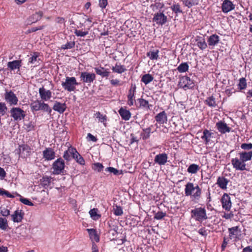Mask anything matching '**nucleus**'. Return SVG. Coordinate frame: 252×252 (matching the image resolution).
Listing matches in <instances>:
<instances>
[{"mask_svg": "<svg viewBox=\"0 0 252 252\" xmlns=\"http://www.w3.org/2000/svg\"><path fill=\"white\" fill-rule=\"evenodd\" d=\"M185 193L186 196H190L192 197L193 200L198 202L201 195V189L197 184L188 182L185 185Z\"/></svg>", "mask_w": 252, "mask_h": 252, "instance_id": "1", "label": "nucleus"}, {"mask_svg": "<svg viewBox=\"0 0 252 252\" xmlns=\"http://www.w3.org/2000/svg\"><path fill=\"white\" fill-rule=\"evenodd\" d=\"M23 216L24 213L22 212V210H17L11 215V217L14 222H19L22 221Z\"/></svg>", "mask_w": 252, "mask_h": 252, "instance_id": "27", "label": "nucleus"}, {"mask_svg": "<svg viewBox=\"0 0 252 252\" xmlns=\"http://www.w3.org/2000/svg\"><path fill=\"white\" fill-rule=\"evenodd\" d=\"M7 107L5 103L0 102V115L3 116L6 114Z\"/></svg>", "mask_w": 252, "mask_h": 252, "instance_id": "51", "label": "nucleus"}, {"mask_svg": "<svg viewBox=\"0 0 252 252\" xmlns=\"http://www.w3.org/2000/svg\"><path fill=\"white\" fill-rule=\"evenodd\" d=\"M94 117L97 118L99 122L103 123L104 126H106L105 122L107 121L106 115L101 114L99 112H97L94 114Z\"/></svg>", "mask_w": 252, "mask_h": 252, "instance_id": "41", "label": "nucleus"}, {"mask_svg": "<svg viewBox=\"0 0 252 252\" xmlns=\"http://www.w3.org/2000/svg\"><path fill=\"white\" fill-rule=\"evenodd\" d=\"M79 83L77 82L74 77H65V81L62 82V86L63 88L69 92L74 91L76 86L78 85Z\"/></svg>", "mask_w": 252, "mask_h": 252, "instance_id": "4", "label": "nucleus"}, {"mask_svg": "<svg viewBox=\"0 0 252 252\" xmlns=\"http://www.w3.org/2000/svg\"><path fill=\"white\" fill-rule=\"evenodd\" d=\"M216 126L219 131L222 134L229 132L231 130L230 127L228 126L225 123L221 121L217 123Z\"/></svg>", "mask_w": 252, "mask_h": 252, "instance_id": "17", "label": "nucleus"}, {"mask_svg": "<svg viewBox=\"0 0 252 252\" xmlns=\"http://www.w3.org/2000/svg\"><path fill=\"white\" fill-rule=\"evenodd\" d=\"M20 201L23 204L30 206H33V204L28 199L21 197L20 199Z\"/></svg>", "mask_w": 252, "mask_h": 252, "instance_id": "54", "label": "nucleus"}, {"mask_svg": "<svg viewBox=\"0 0 252 252\" xmlns=\"http://www.w3.org/2000/svg\"><path fill=\"white\" fill-rule=\"evenodd\" d=\"M8 227L7 221L5 218H0V229L5 230Z\"/></svg>", "mask_w": 252, "mask_h": 252, "instance_id": "47", "label": "nucleus"}, {"mask_svg": "<svg viewBox=\"0 0 252 252\" xmlns=\"http://www.w3.org/2000/svg\"><path fill=\"white\" fill-rule=\"evenodd\" d=\"M136 87L135 84H132L130 86V88L128 91V94L127 95V104L129 106H132L134 104L135 101V93L136 92Z\"/></svg>", "mask_w": 252, "mask_h": 252, "instance_id": "14", "label": "nucleus"}, {"mask_svg": "<svg viewBox=\"0 0 252 252\" xmlns=\"http://www.w3.org/2000/svg\"><path fill=\"white\" fill-rule=\"evenodd\" d=\"M0 214L4 217H7L10 215V211L4 207H1Z\"/></svg>", "mask_w": 252, "mask_h": 252, "instance_id": "57", "label": "nucleus"}, {"mask_svg": "<svg viewBox=\"0 0 252 252\" xmlns=\"http://www.w3.org/2000/svg\"><path fill=\"white\" fill-rule=\"evenodd\" d=\"M18 153L21 158H26L30 156L31 148L27 145H19Z\"/></svg>", "mask_w": 252, "mask_h": 252, "instance_id": "12", "label": "nucleus"}, {"mask_svg": "<svg viewBox=\"0 0 252 252\" xmlns=\"http://www.w3.org/2000/svg\"><path fill=\"white\" fill-rule=\"evenodd\" d=\"M10 116L12 117L15 121H20L23 119L26 116L24 110L19 107H13L10 111Z\"/></svg>", "mask_w": 252, "mask_h": 252, "instance_id": "6", "label": "nucleus"}, {"mask_svg": "<svg viewBox=\"0 0 252 252\" xmlns=\"http://www.w3.org/2000/svg\"><path fill=\"white\" fill-rule=\"evenodd\" d=\"M239 82L238 85V89H239L240 90L245 89L247 86V83L245 78H241L239 79Z\"/></svg>", "mask_w": 252, "mask_h": 252, "instance_id": "44", "label": "nucleus"}, {"mask_svg": "<svg viewBox=\"0 0 252 252\" xmlns=\"http://www.w3.org/2000/svg\"><path fill=\"white\" fill-rule=\"evenodd\" d=\"M229 180L223 176L219 177L217 179V184L222 189H226Z\"/></svg>", "mask_w": 252, "mask_h": 252, "instance_id": "23", "label": "nucleus"}, {"mask_svg": "<svg viewBox=\"0 0 252 252\" xmlns=\"http://www.w3.org/2000/svg\"><path fill=\"white\" fill-rule=\"evenodd\" d=\"M235 8V5L230 0H224L221 5L222 11L227 13Z\"/></svg>", "mask_w": 252, "mask_h": 252, "instance_id": "15", "label": "nucleus"}, {"mask_svg": "<svg viewBox=\"0 0 252 252\" xmlns=\"http://www.w3.org/2000/svg\"><path fill=\"white\" fill-rule=\"evenodd\" d=\"M75 45V41L67 42L65 44L63 45L61 48L63 49H70L74 47Z\"/></svg>", "mask_w": 252, "mask_h": 252, "instance_id": "49", "label": "nucleus"}, {"mask_svg": "<svg viewBox=\"0 0 252 252\" xmlns=\"http://www.w3.org/2000/svg\"><path fill=\"white\" fill-rule=\"evenodd\" d=\"M189 69V65L187 63H181L177 67V70L179 72H185Z\"/></svg>", "mask_w": 252, "mask_h": 252, "instance_id": "45", "label": "nucleus"}, {"mask_svg": "<svg viewBox=\"0 0 252 252\" xmlns=\"http://www.w3.org/2000/svg\"><path fill=\"white\" fill-rule=\"evenodd\" d=\"M155 120L160 125L166 123L167 121V117L165 111H163L158 114L155 117Z\"/></svg>", "mask_w": 252, "mask_h": 252, "instance_id": "24", "label": "nucleus"}, {"mask_svg": "<svg viewBox=\"0 0 252 252\" xmlns=\"http://www.w3.org/2000/svg\"><path fill=\"white\" fill-rule=\"evenodd\" d=\"M93 168L94 170H97L98 172H101L103 168V166L101 163H95L94 164Z\"/></svg>", "mask_w": 252, "mask_h": 252, "instance_id": "59", "label": "nucleus"}, {"mask_svg": "<svg viewBox=\"0 0 252 252\" xmlns=\"http://www.w3.org/2000/svg\"><path fill=\"white\" fill-rule=\"evenodd\" d=\"M64 168V161L62 159V158H58L57 160L53 164L52 173L55 175L60 174L63 172Z\"/></svg>", "mask_w": 252, "mask_h": 252, "instance_id": "8", "label": "nucleus"}, {"mask_svg": "<svg viewBox=\"0 0 252 252\" xmlns=\"http://www.w3.org/2000/svg\"><path fill=\"white\" fill-rule=\"evenodd\" d=\"M178 86L186 91L188 89H193L194 83L193 81L191 80L189 77L184 76L180 79Z\"/></svg>", "mask_w": 252, "mask_h": 252, "instance_id": "5", "label": "nucleus"}, {"mask_svg": "<svg viewBox=\"0 0 252 252\" xmlns=\"http://www.w3.org/2000/svg\"><path fill=\"white\" fill-rule=\"evenodd\" d=\"M43 16V12L41 11L36 12L30 16L27 20V24L31 25L32 23H36L40 20Z\"/></svg>", "mask_w": 252, "mask_h": 252, "instance_id": "16", "label": "nucleus"}, {"mask_svg": "<svg viewBox=\"0 0 252 252\" xmlns=\"http://www.w3.org/2000/svg\"><path fill=\"white\" fill-rule=\"evenodd\" d=\"M74 33L78 36L84 37L88 33V32H83L81 30H76L74 32Z\"/></svg>", "mask_w": 252, "mask_h": 252, "instance_id": "58", "label": "nucleus"}, {"mask_svg": "<svg viewBox=\"0 0 252 252\" xmlns=\"http://www.w3.org/2000/svg\"><path fill=\"white\" fill-rule=\"evenodd\" d=\"M94 69L96 74L100 75L102 78H107L110 73L108 69H106L101 66L95 67Z\"/></svg>", "mask_w": 252, "mask_h": 252, "instance_id": "22", "label": "nucleus"}, {"mask_svg": "<svg viewBox=\"0 0 252 252\" xmlns=\"http://www.w3.org/2000/svg\"><path fill=\"white\" fill-rule=\"evenodd\" d=\"M21 63V60H15L12 62H9L7 63V67L11 70L19 69L22 65Z\"/></svg>", "mask_w": 252, "mask_h": 252, "instance_id": "28", "label": "nucleus"}, {"mask_svg": "<svg viewBox=\"0 0 252 252\" xmlns=\"http://www.w3.org/2000/svg\"><path fill=\"white\" fill-rule=\"evenodd\" d=\"M153 21L158 25L162 26L167 22V17L163 12L159 11L154 14Z\"/></svg>", "mask_w": 252, "mask_h": 252, "instance_id": "11", "label": "nucleus"}, {"mask_svg": "<svg viewBox=\"0 0 252 252\" xmlns=\"http://www.w3.org/2000/svg\"><path fill=\"white\" fill-rule=\"evenodd\" d=\"M97 212L98 209L96 208H93L89 211L90 216L94 220H97L101 217L100 215L97 214Z\"/></svg>", "mask_w": 252, "mask_h": 252, "instance_id": "38", "label": "nucleus"}, {"mask_svg": "<svg viewBox=\"0 0 252 252\" xmlns=\"http://www.w3.org/2000/svg\"><path fill=\"white\" fill-rule=\"evenodd\" d=\"M137 101L139 102L140 105L144 107H147L149 103L147 100L143 98H138L137 99Z\"/></svg>", "mask_w": 252, "mask_h": 252, "instance_id": "60", "label": "nucleus"}, {"mask_svg": "<svg viewBox=\"0 0 252 252\" xmlns=\"http://www.w3.org/2000/svg\"><path fill=\"white\" fill-rule=\"evenodd\" d=\"M167 158H155V163H153V165L155 163H158L159 165H164L167 162Z\"/></svg>", "mask_w": 252, "mask_h": 252, "instance_id": "56", "label": "nucleus"}, {"mask_svg": "<svg viewBox=\"0 0 252 252\" xmlns=\"http://www.w3.org/2000/svg\"><path fill=\"white\" fill-rule=\"evenodd\" d=\"M87 231L89 233L91 239L95 241L96 242L99 241V237L97 235L96 230L93 228L87 229Z\"/></svg>", "mask_w": 252, "mask_h": 252, "instance_id": "33", "label": "nucleus"}, {"mask_svg": "<svg viewBox=\"0 0 252 252\" xmlns=\"http://www.w3.org/2000/svg\"><path fill=\"white\" fill-rule=\"evenodd\" d=\"M196 42L197 46L202 50L205 49L207 47V44L205 39L202 37L197 36L196 39Z\"/></svg>", "mask_w": 252, "mask_h": 252, "instance_id": "32", "label": "nucleus"}, {"mask_svg": "<svg viewBox=\"0 0 252 252\" xmlns=\"http://www.w3.org/2000/svg\"><path fill=\"white\" fill-rule=\"evenodd\" d=\"M112 70L114 72L121 74L126 71V68L124 65L116 63L115 66L112 67Z\"/></svg>", "mask_w": 252, "mask_h": 252, "instance_id": "35", "label": "nucleus"}, {"mask_svg": "<svg viewBox=\"0 0 252 252\" xmlns=\"http://www.w3.org/2000/svg\"><path fill=\"white\" fill-rule=\"evenodd\" d=\"M44 28V26H41L38 27H33V28H31V29H29L27 32H28V33L35 32L38 30H42V29H43Z\"/></svg>", "mask_w": 252, "mask_h": 252, "instance_id": "62", "label": "nucleus"}, {"mask_svg": "<svg viewBox=\"0 0 252 252\" xmlns=\"http://www.w3.org/2000/svg\"><path fill=\"white\" fill-rule=\"evenodd\" d=\"M198 232L200 235L204 237H206L208 235L207 231L205 229V227L199 229Z\"/></svg>", "mask_w": 252, "mask_h": 252, "instance_id": "64", "label": "nucleus"}, {"mask_svg": "<svg viewBox=\"0 0 252 252\" xmlns=\"http://www.w3.org/2000/svg\"><path fill=\"white\" fill-rule=\"evenodd\" d=\"M52 178L51 177H43L41 180V184L45 188L49 186Z\"/></svg>", "mask_w": 252, "mask_h": 252, "instance_id": "37", "label": "nucleus"}, {"mask_svg": "<svg viewBox=\"0 0 252 252\" xmlns=\"http://www.w3.org/2000/svg\"><path fill=\"white\" fill-rule=\"evenodd\" d=\"M171 9L177 15L178 13H182V10L181 9L180 4H173L171 6Z\"/></svg>", "mask_w": 252, "mask_h": 252, "instance_id": "46", "label": "nucleus"}, {"mask_svg": "<svg viewBox=\"0 0 252 252\" xmlns=\"http://www.w3.org/2000/svg\"><path fill=\"white\" fill-rule=\"evenodd\" d=\"M108 224L109 226V233L111 234L113 236H115L118 233V226L116 223L114 224L113 221H108Z\"/></svg>", "mask_w": 252, "mask_h": 252, "instance_id": "29", "label": "nucleus"}, {"mask_svg": "<svg viewBox=\"0 0 252 252\" xmlns=\"http://www.w3.org/2000/svg\"><path fill=\"white\" fill-rule=\"evenodd\" d=\"M252 151L248 152H243L241 154L240 158H252Z\"/></svg>", "mask_w": 252, "mask_h": 252, "instance_id": "63", "label": "nucleus"}, {"mask_svg": "<svg viewBox=\"0 0 252 252\" xmlns=\"http://www.w3.org/2000/svg\"><path fill=\"white\" fill-rule=\"evenodd\" d=\"M119 113L122 118L125 121L129 120L131 117L130 112L123 108L120 109Z\"/></svg>", "mask_w": 252, "mask_h": 252, "instance_id": "31", "label": "nucleus"}, {"mask_svg": "<svg viewBox=\"0 0 252 252\" xmlns=\"http://www.w3.org/2000/svg\"><path fill=\"white\" fill-rule=\"evenodd\" d=\"M205 103L211 107H215L217 106L215 98L213 96L208 97L205 100Z\"/></svg>", "mask_w": 252, "mask_h": 252, "instance_id": "42", "label": "nucleus"}, {"mask_svg": "<svg viewBox=\"0 0 252 252\" xmlns=\"http://www.w3.org/2000/svg\"><path fill=\"white\" fill-rule=\"evenodd\" d=\"M214 133L211 132V131L205 129L203 131V135L201 138L205 141V144L207 145L211 140V139L214 137Z\"/></svg>", "mask_w": 252, "mask_h": 252, "instance_id": "21", "label": "nucleus"}, {"mask_svg": "<svg viewBox=\"0 0 252 252\" xmlns=\"http://www.w3.org/2000/svg\"><path fill=\"white\" fill-rule=\"evenodd\" d=\"M228 231L229 232V236L230 239H236L238 238L239 233L240 232L241 230L239 228V226H237L228 228Z\"/></svg>", "mask_w": 252, "mask_h": 252, "instance_id": "25", "label": "nucleus"}, {"mask_svg": "<svg viewBox=\"0 0 252 252\" xmlns=\"http://www.w3.org/2000/svg\"><path fill=\"white\" fill-rule=\"evenodd\" d=\"M78 156H80V155L76 149L70 147L64 152L63 158H78Z\"/></svg>", "mask_w": 252, "mask_h": 252, "instance_id": "19", "label": "nucleus"}, {"mask_svg": "<svg viewBox=\"0 0 252 252\" xmlns=\"http://www.w3.org/2000/svg\"><path fill=\"white\" fill-rule=\"evenodd\" d=\"M166 216V213L165 212H158L155 214L154 219L158 220H161Z\"/></svg>", "mask_w": 252, "mask_h": 252, "instance_id": "53", "label": "nucleus"}, {"mask_svg": "<svg viewBox=\"0 0 252 252\" xmlns=\"http://www.w3.org/2000/svg\"><path fill=\"white\" fill-rule=\"evenodd\" d=\"M154 79V77L150 74H146L143 75L141 78V81L145 85H147L152 82Z\"/></svg>", "mask_w": 252, "mask_h": 252, "instance_id": "39", "label": "nucleus"}, {"mask_svg": "<svg viewBox=\"0 0 252 252\" xmlns=\"http://www.w3.org/2000/svg\"><path fill=\"white\" fill-rule=\"evenodd\" d=\"M251 158H232L231 161L233 167L237 170H244L246 169V161L251 160Z\"/></svg>", "mask_w": 252, "mask_h": 252, "instance_id": "10", "label": "nucleus"}, {"mask_svg": "<svg viewBox=\"0 0 252 252\" xmlns=\"http://www.w3.org/2000/svg\"><path fill=\"white\" fill-rule=\"evenodd\" d=\"M191 217L196 221L202 222L204 220L207 219L206 211L204 208H195L191 210Z\"/></svg>", "mask_w": 252, "mask_h": 252, "instance_id": "3", "label": "nucleus"}, {"mask_svg": "<svg viewBox=\"0 0 252 252\" xmlns=\"http://www.w3.org/2000/svg\"><path fill=\"white\" fill-rule=\"evenodd\" d=\"M39 94L40 98L43 100H48L52 97V92L50 90H46L43 87L39 89Z\"/></svg>", "mask_w": 252, "mask_h": 252, "instance_id": "18", "label": "nucleus"}, {"mask_svg": "<svg viewBox=\"0 0 252 252\" xmlns=\"http://www.w3.org/2000/svg\"><path fill=\"white\" fill-rule=\"evenodd\" d=\"M220 40V36L216 34L210 35L208 39V43L211 49L217 45Z\"/></svg>", "mask_w": 252, "mask_h": 252, "instance_id": "20", "label": "nucleus"}, {"mask_svg": "<svg viewBox=\"0 0 252 252\" xmlns=\"http://www.w3.org/2000/svg\"><path fill=\"white\" fill-rule=\"evenodd\" d=\"M4 99L10 105H17L18 99L16 94L11 91H6L4 94Z\"/></svg>", "mask_w": 252, "mask_h": 252, "instance_id": "9", "label": "nucleus"}, {"mask_svg": "<svg viewBox=\"0 0 252 252\" xmlns=\"http://www.w3.org/2000/svg\"><path fill=\"white\" fill-rule=\"evenodd\" d=\"M66 106L65 103H61L60 102L56 101L53 109L60 114L63 113L66 110Z\"/></svg>", "mask_w": 252, "mask_h": 252, "instance_id": "26", "label": "nucleus"}, {"mask_svg": "<svg viewBox=\"0 0 252 252\" xmlns=\"http://www.w3.org/2000/svg\"><path fill=\"white\" fill-rule=\"evenodd\" d=\"M199 166L195 164H191L188 167L187 171L189 173L195 174L199 170Z\"/></svg>", "mask_w": 252, "mask_h": 252, "instance_id": "43", "label": "nucleus"}, {"mask_svg": "<svg viewBox=\"0 0 252 252\" xmlns=\"http://www.w3.org/2000/svg\"><path fill=\"white\" fill-rule=\"evenodd\" d=\"M95 74L94 73H90L86 71L80 73V81L89 85L93 83L95 80Z\"/></svg>", "mask_w": 252, "mask_h": 252, "instance_id": "7", "label": "nucleus"}, {"mask_svg": "<svg viewBox=\"0 0 252 252\" xmlns=\"http://www.w3.org/2000/svg\"><path fill=\"white\" fill-rule=\"evenodd\" d=\"M158 49H153L147 53V56L151 60H157L158 58Z\"/></svg>", "mask_w": 252, "mask_h": 252, "instance_id": "30", "label": "nucleus"}, {"mask_svg": "<svg viewBox=\"0 0 252 252\" xmlns=\"http://www.w3.org/2000/svg\"><path fill=\"white\" fill-rule=\"evenodd\" d=\"M144 133L142 134L143 139L146 140L149 138L150 133L151 132V128L149 127L148 128L143 129Z\"/></svg>", "mask_w": 252, "mask_h": 252, "instance_id": "48", "label": "nucleus"}, {"mask_svg": "<svg viewBox=\"0 0 252 252\" xmlns=\"http://www.w3.org/2000/svg\"><path fill=\"white\" fill-rule=\"evenodd\" d=\"M114 214L116 216H121L123 214L122 208L120 206H116L114 208Z\"/></svg>", "mask_w": 252, "mask_h": 252, "instance_id": "52", "label": "nucleus"}, {"mask_svg": "<svg viewBox=\"0 0 252 252\" xmlns=\"http://www.w3.org/2000/svg\"><path fill=\"white\" fill-rule=\"evenodd\" d=\"M43 158H53L55 156V152L51 148H46L43 151Z\"/></svg>", "mask_w": 252, "mask_h": 252, "instance_id": "40", "label": "nucleus"}, {"mask_svg": "<svg viewBox=\"0 0 252 252\" xmlns=\"http://www.w3.org/2000/svg\"><path fill=\"white\" fill-rule=\"evenodd\" d=\"M39 53H33L32 56L29 59V63L37 65L39 63L40 59L38 58Z\"/></svg>", "mask_w": 252, "mask_h": 252, "instance_id": "34", "label": "nucleus"}, {"mask_svg": "<svg viewBox=\"0 0 252 252\" xmlns=\"http://www.w3.org/2000/svg\"><path fill=\"white\" fill-rule=\"evenodd\" d=\"M5 195L6 197L9 198H14V196L10 194L8 191L2 189H0V195Z\"/></svg>", "mask_w": 252, "mask_h": 252, "instance_id": "55", "label": "nucleus"}, {"mask_svg": "<svg viewBox=\"0 0 252 252\" xmlns=\"http://www.w3.org/2000/svg\"><path fill=\"white\" fill-rule=\"evenodd\" d=\"M221 202L222 208L226 211H229L231 207V202L229 195L226 193H224L221 199Z\"/></svg>", "mask_w": 252, "mask_h": 252, "instance_id": "13", "label": "nucleus"}, {"mask_svg": "<svg viewBox=\"0 0 252 252\" xmlns=\"http://www.w3.org/2000/svg\"><path fill=\"white\" fill-rule=\"evenodd\" d=\"M107 172L113 173L115 175H118L121 174L119 170L112 167H108L105 170Z\"/></svg>", "mask_w": 252, "mask_h": 252, "instance_id": "50", "label": "nucleus"}, {"mask_svg": "<svg viewBox=\"0 0 252 252\" xmlns=\"http://www.w3.org/2000/svg\"><path fill=\"white\" fill-rule=\"evenodd\" d=\"M241 148L244 150H250L252 149V143H243L241 145Z\"/></svg>", "mask_w": 252, "mask_h": 252, "instance_id": "61", "label": "nucleus"}, {"mask_svg": "<svg viewBox=\"0 0 252 252\" xmlns=\"http://www.w3.org/2000/svg\"><path fill=\"white\" fill-rule=\"evenodd\" d=\"M183 4L188 7L190 8L193 6L197 5L198 4V0H182Z\"/></svg>", "mask_w": 252, "mask_h": 252, "instance_id": "36", "label": "nucleus"}, {"mask_svg": "<svg viewBox=\"0 0 252 252\" xmlns=\"http://www.w3.org/2000/svg\"><path fill=\"white\" fill-rule=\"evenodd\" d=\"M30 106L32 112L42 110L47 112L50 115L52 112V109L49 107V105L41 102V100H36L32 101L31 103Z\"/></svg>", "mask_w": 252, "mask_h": 252, "instance_id": "2", "label": "nucleus"}]
</instances>
